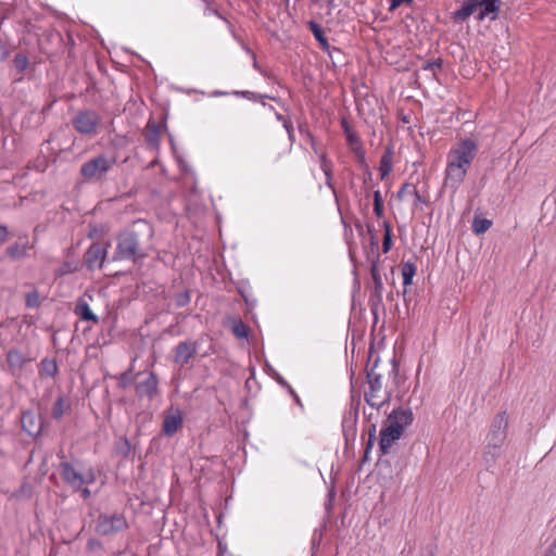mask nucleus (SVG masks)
<instances>
[{
	"mask_svg": "<svg viewBox=\"0 0 556 556\" xmlns=\"http://www.w3.org/2000/svg\"><path fill=\"white\" fill-rule=\"evenodd\" d=\"M153 236L154 229L151 224L143 219L134 222L129 228L118 235L114 260H128L136 263L148 256L153 249Z\"/></svg>",
	"mask_w": 556,
	"mask_h": 556,
	"instance_id": "obj_1",
	"label": "nucleus"
},
{
	"mask_svg": "<svg viewBox=\"0 0 556 556\" xmlns=\"http://www.w3.org/2000/svg\"><path fill=\"white\" fill-rule=\"evenodd\" d=\"M477 154L478 143L476 140L467 138L456 143L446 155L443 186L456 192L464 182Z\"/></svg>",
	"mask_w": 556,
	"mask_h": 556,
	"instance_id": "obj_2",
	"label": "nucleus"
},
{
	"mask_svg": "<svg viewBox=\"0 0 556 556\" xmlns=\"http://www.w3.org/2000/svg\"><path fill=\"white\" fill-rule=\"evenodd\" d=\"M508 429V415L505 410L497 413L490 426L489 432L485 438V447L483 452V459L489 467L493 466L500 455V450L503 446Z\"/></svg>",
	"mask_w": 556,
	"mask_h": 556,
	"instance_id": "obj_3",
	"label": "nucleus"
},
{
	"mask_svg": "<svg viewBox=\"0 0 556 556\" xmlns=\"http://www.w3.org/2000/svg\"><path fill=\"white\" fill-rule=\"evenodd\" d=\"M376 367L367 372L369 388L365 392V401L369 406L380 409L390 403L392 392L384 387L383 377L376 371Z\"/></svg>",
	"mask_w": 556,
	"mask_h": 556,
	"instance_id": "obj_4",
	"label": "nucleus"
},
{
	"mask_svg": "<svg viewBox=\"0 0 556 556\" xmlns=\"http://www.w3.org/2000/svg\"><path fill=\"white\" fill-rule=\"evenodd\" d=\"M114 164V157L109 159L104 154H100L81 165L80 175L88 181H100Z\"/></svg>",
	"mask_w": 556,
	"mask_h": 556,
	"instance_id": "obj_5",
	"label": "nucleus"
},
{
	"mask_svg": "<svg viewBox=\"0 0 556 556\" xmlns=\"http://www.w3.org/2000/svg\"><path fill=\"white\" fill-rule=\"evenodd\" d=\"M100 115L93 110L79 111L72 119L73 127L76 131L87 136L97 134L100 124Z\"/></svg>",
	"mask_w": 556,
	"mask_h": 556,
	"instance_id": "obj_6",
	"label": "nucleus"
},
{
	"mask_svg": "<svg viewBox=\"0 0 556 556\" xmlns=\"http://www.w3.org/2000/svg\"><path fill=\"white\" fill-rule=\"evenodd\" d=\"M368 262L370 263V275L374 282L372 294L370 295L369 303L372 313H376L377 307L382 304V290L383 282L380 274V255L369 256Z\"/></svg>",
	"mask_w": 556,
	"mask_h": 556,
	"instance_id": "obj_7",
	"label": "nucleus"
},
{
	"mask_svg": "<svg viewBox=\"0 0 556 556\" xmlns=\"http://www.w3.org/2000/svg\"><path fill=\"white\" fill-rule=\"evenodd\" d=\"M128 525L123 515H102L99 517L96 531L100 535H111L127 529Z\"/></svg>",
	"mask_w": 556,
	"mask_h": 556,
	"instance_id": "obj_8",
	"label": "nucleus"
},
{
	"mask_svg": "<svg viewBox=\"0 0 556 556\" xmlns=\"http://www.w3.org/2000/svg\"><path fill=\"white\" fill-rule=\"evenodd\" d=\"M413 420L414 414L410 408L399 407L391 412L383 424L403 433Z\"/></svg>",
	"mask_w": 556,
	"mask_h": 556,
	"instance_id": "obj_9",
	"label": "nucleus"
},
{
	"mask_svg": "<svg viewBox=\"0 0 556 556\" xmlns=\"http://www.w3.org/2000/svg\"><path fill=\"white\" fill-rule=\"evenodd\" d=\"M198 351V344L194 341H184L177 344L174 353V363L179 367L188 365Z\"/></svg>",
	"mask_w": 556,
	"mask_h": 556,
	"instance_id": "obj_10",
	"label": "nucleus"
},
{
	"mask_svg": "<svg viewBox=\"0 0 556 556\" xmlns=\"http://www.w3.org/2000/svg\"><path fill=\"white\" fill-rule=\"evenodd\" d=\"M106 256L103 243H92L85 254V264L89 269L101 268Z\"/></svg>",
	"mask_w": 556,
	"mask_h": 556,
	"instance_id": "obj_11",
	"label": "nucleus"
},
{
	"mask_svg": "<svg viewBox=\"0 0 556 556\" xmlns=\"http://www.w3.org/2000/svg\"><path fill=\"white\" fill-rule=\"evenodd\" d=\"M21 425L22 429L30 437H38L43 427L41 417L31 410L23 412Z\"/></svg>",
	"mask_w": 556,
	"mask_h": 556,
	"instance_id": "obj_12",
	"label": "nucleus"
},
{
	"mask_svg": "<svg viewBox=\"0 0 556 556\" xmlns=\"http://www.w3.org/2000/svg\"><path fill=\"white\" fill-rule=\"evenodd\" d=\"M59 472L62 479L75 490L80 489L86 483L85 478L68 462H62L59 465Z\"/></svg>",
	"mask_w": 556,
	"mask_h": 556,
	"instance_id": "obj_13",
	"label": "nucleus"
},
{
	"mask_svg": "<svg viewBox=\"0 0 556 556\" xmlns=\"http://www.w3.org/2000/svg\"><path fill=\"white\" fill-rule=\"evenodd\" d=\"M159 380L154 372H149L144 381L136 386V393L139 397L152 400L157 394Z\"/></svg>",
	"mask_w": 556,
	"mask_h": 556,
	"instance_id": "obj_14",
	"label": "nucleus"
},
{
	"mask_svg": "<svg viewBox=\"0 0 556 556\" xmlns=\"http://www.w3.org/2000/svg\"><path fill=\"white\" fill-rule=\"evenodd\" d=\"M402 432L395 430L393 428L388 427L387 425H382L380 430V440H379V448L383 455L388 454L391 446L395 441H397L402 437Z\"/></svg>",
	"mask_w": 556,
	"mask_h": 556,
	"instance_id": "obj_15",
	"label": "nucleus"
},
{
	"mask_svg": "<svg viewBox=\"0 0 556 556\" xmlns=\"http://www.w3.org/2000/svg\"><path fill=\"white\" fill-rule=\"evenodd\" d=\"M28 358L18 351V350H10L7 354V363L9 370L12 375L17 376L21 374L24 365L28 363Z\"/></svg>",
	"mask_w": 556,
	"mask_h": 556,
	"instance_id": "obj_16",
	"label": "nucleus"
},
{
	"mask_svg": "<svg viewBox=\"0 0 556 556\" xmlns=\"http://www.w3.org/2000/svg\"><path fill=\"white\" fill-rule=\"evenodd\" d=\"M501 0H481L479 1V7L481 8L480 13L478 15V20L482 21L485 17L490 16L491 21L497 18V14L501 8Z\"/></svg>",
	"mask_w": 556,
	"mask_h": 556,
	"instance_id": "obj_17",
	"label": "nucleus"
},
{
	"mask_svg": "<svg viewBox=\"0 0 556 556\" xmlns=\"http://www.w3.org/2000/svg\"><path fill=\"white\" fill-rule=\"evenodd\" d=\"M181 424H182V418H181L179 412H177L176 414H169L164 418L163 432L166 435H173L179 429Z\"/></svg>",
	"mask_w": 556,
	"mask_h": 556,
	"instance_id": "obj_18",
	"label": "nucleus"
},
{
	"mask_svg": "<svg viewBox=\"0 0 556 556\" xmlns=\"http://www.w3.org/2000/svg\"><path fill=\"white\" fill-rule=\"evenodd\" d=\"M479 7V0H467L464 5L454 13L455 21H466Z\"/></svg>",
	"mask_w": 556,
	"mask_h": 556,
	"instance_id": "obj_19",
	"label": "nucleus"
},
{
	"mask_svg": "<svg viewBox=\"0 0 556 556\" xmlns=\"http://www.w3.org/2000/svg\"><path fill=\"white\" fill-rule=\"evenodd\" d=\"M75 313L81 320L92 321L94 324L99 323V318L97 315L92 313L87 302L80 300L76 304Z\"/></svg>",
	"mask_w": 556,
	"mask_h": 556,
	"instance_id": "obj_20",
	"label": "nucleus"
},
{
	"mask_svg": "<svg viewBox=\"0 0 556 556\" xmlns=\"http://www.w3.org/2000/svg\"><path fill=\"white\" fill-rule=\"evenodd\" d=\"M161 137V127L154 123H149L144 130L146 141L152 146L156 147L159 144Z\"/></svg>",
	"mask_w": 556,
	"mask_h": 556,
	"instance_id": "obj_21",
	"label": "nucleus"
},
{
	"mask_svg": "<svg viewBox=\"0 0 556 556\" xmlns=\"http://www.w3.org/2000/svg\"><path fill=\"white\" fill-rule=\"evenodd\" d=\"M29 250L28 242H15L14 244L10 245L7 249V254L12 260H21L22 257L26 256L27 251Z\"/></svg>",
	"mask_w": 556,
	"mask_h": 556,
	"instance_id": "obj_22",
	"label": "nucleus"
},
{
	"mask_svg": "<svg viewBox=\"0 0 556 556\" xmlns=\"http://www.w3.org/2000/svg\"><path fill=\"white\" fill-rule=\"evenodd\" d=\"M58 364L53 358H43L40 362L39 374L42 377H54L58 374Z\"/></svg>",
	"mask_w": 556,
	"mask_h": 556,
	"instance_id": "obj_23",
	"label": "nucleus"
},
{
	"mask_svg": "<svg viewBox=\"0 0 556 556\" xmlns=\"http://www.w3.org/2000/svg\"><path fill=\"white\" fill-rule=\"evenodd\" d=\"M416 270H417V267L414 263L406 262L402 265L403 285L405 287L412 285L413 278L416 274Z\"/></svg>",
	"mask_w": 556,
	"mask_h": 556,
	"instance_id": "obj_24",
	"label": "nucleus"
},
{
	"mask_svg": "<svg viewBox=\"0 0 556 556\" xmlns=\"http://www.w3.org/2000/svg\"><path fill=\"white\" fill-rule=\"evenodd\" d=\"M346 140L355 155L359 159H364V150L358 136L355 132H349Z\"/></svg>",
	"mask_w": 556,
	"mask_h": 556,
	"instance_id": "obj_25",
	"label": "nucleus"
},
{
	"mask_svg": "<svg viewBox=\"0 0 556 556\" xmlns=\"http://www.w3.org/2000/svg\"><path fill=\"white\" fill-rule=\"evenodd\" d=\"M70 408V404L65 401L63 396L58 397L52 407V416L55 419H60L63 417L65 412Z\"/></svg>",
	"mask_w": 556,
	"mask_h": 556,
	"instance_id": "obj_26",
	"label": "nucleus"
},
{
	"mask_svg": "<svg viewBox=\"0 0 556 556\" xmlns=\"http://www.w3.org/2000/svg\"><path fill=\"white\" fill-rule=\"evenodd\" d=\"M492 226V222L486 218L475 217L472 222V230L477 235L484 233Z\"/></svg>",
	"mask_w": 556,
	"mask_h": 556,
	"instance_id": "obj_27",
	"label": "nucleus"
},
{
	"mask_svg": "<svg viewBox=\"0 0 556 556\" xmlns=\"http://www.w3.org/2000/svg\"><path fill=\"white\" fill-rule=\"evenodd\" d=\"M384 236L382 241V252L388 253L392 247V228L389 222L383 223Z\"/></svg>",
	"mask_w": 556,
	"mask_h": 556,
	"instance_id": "obj_28",
	"label": "nucleus"
},
{
	"mask_svg": "<svg viewBox=\"0 0 556 556\" xmlns=\"http://www.w3.org/2000/svg\"><path fill=\"white\" fill-rule=\"evenodd\" d=\"M29 64L28 58L24 53L15 54L13 59V65L18 71V73H23Z\"/></svg>",
	"mask_w": 556,
	"mask_h": 556,
	"instance_id": "obj_29",
	"label": "nucleus"
},
{
	"mask_svg": "<svg viewBox=\"0 0 556 556\" xmlns=\"http://www.w3.org/2000/svg\"><path fill=\"white\" fill-rule=\"evenodd\" d=\"M231 330L232 333L239 339L247 338L249 334V327L242 320L236 321L232 325Z\"/></svg>",
	"mask_w": 556,
	"mask_h": 556,
	"instance_id": "obj_30",
	"label": "nucleus"
},
{
	"mask_svg": "<svg viewBox=\"0 0 556 556\" xmlns=\"http://www.w3.org/2000/svg\"><path fill=\"white\" fill-rule=\"evenodd\" d=\"M320 166H321L323 172L326 175V184H327V186L330 187V188H333L332 185H331V170H332L331 169V164L329 163V161L327 160L325 154L320 155Z\"/></svg>",
	"mask_w": 556,
	"mask_h": 556,
	"instance_id": "obj_31",
	"label": "nucleus"
},
{
	"mask_svg": "<svg viewBox=\"0 0 556 556\" xmlns=\"http://www.w3.org/2000/svg\"><path fill=\"white\" fill-rule=\"evenodd\" d=\"M392 169V163H391V156L390 151L382 155L380 161V172L382 178L388 176Z\"/></svg>",
	"mask_w": 556,
	"mask_h": 556,
	"instance_id": "obj_32",
	"label": "nucleus"
},
{
	"mask_svg": "<svg viewBox=\"0 0 556 556\" xmlns=\"http://www.w3.org/2000/svg\"><path fill=\"white\" fill-rule=\"evenodd\" d=\"M26 305L28 307H38L40 305L39 294L36 290L26 294Z\"/></svg>",
	"mask_w": 556,
	"mask_h": 556,
	"instance_id": "obj_33",
	"label": "nucleus"
},
{
	"mask_svg": "<svg viewBox=\"0 0 556 556\" xmlns=\"http://www.w3.org/2000/svg\"><path fill=\"white\" fill-rule=\"evenodd\" d=\"M175 304L177 307H184L190 302L189 291H184L175 295Z\"/></svg>",
	"mask_w": 556,
	"mask_h": 556,
	"instance_id": "obj_34",
	"label": "nucleus"
},
{
	"mask_svg": "<svg viewBox=\"0 0 556 556\" xmlns=\"http://www.w3.org/2000/svg\"><path fill=\"white\" fill-rule=\"evenodd\" d=\"M311 29L315 36V38L323 45V46H326L327 45V40L326 38L324 37V31L323 29L319 27V25L315 24V23H311Z\"/></svg>",
	"mask_w": 556,
	"mask_h": 556,
	"instance_id": "obj_35",
	"label": "nucleus"
},
{
	"mask_svg": "<svg viewBox=\"0 0 556 556\" xmlns=\"http://www.w3.org/2000/svg\"><path fill=\"white\" fill-rule=\"evenodd\" d=\"M132 383H134V377L131 376L130 372L126 371V372L121 375L118 386L122 389H126L129 386H131Z\"/></svg>",
	"mask_w": 556,
	"mask_h": 556,
	"instance_id": "obj_36",
	"label": "nucleus"
},
{
	"mask_svg": "<svg viewBox=\"0 0 556 556\" xmlns=\"http://www.w3.org/2000/svg\"><path fill=\"white\" fill-rule=\"evenodd\" d=\"M412 192H415V186L412 184H404L397 192V198L403 200L406 194H412Z\"/></svg>",
	"mask_w": 556,
	"mask_h": 556,
	"instance_id": "obj_37",
	"label": "nucleus"
},
{
	"mask_svg": "<svg viewBox=\"0 0 556 556\" xmlns=\"http://www.w3.org/2000/svg\"><path fill=\"white\" fill-rule=\"evenodd\" d=\"M442 66V61L439 59L437 61H432V62H426L424 65H422V70L425 71H430L432 73H435L437 70H440Z\"/></svg>",
	"mask_w": 556,
	"mask_h": 556,
	"instance_id": "obj_38",
	"label": "nucleus"
},
{
	"mask_svg": "<svg viewBox=\"0 0 556 556\" xmlns=\"http://www.w3.org/2000/svg\"><path fill=\"white\" fill-rule=\"evenodd\" d=\"M277 116H278V119L283 121V125H285V128H286V129H287V131H288L289 138H290V140H291V141H293V140H294V137H293V128H292V125H291L287 119H283V117H282L280 114H278Z\"/></svg>",
	"mask_w": 556,
	"mask_h": 556,
	"instance_id": "obj_39",
	"label": "nucleus"
},
{
	"mask_svg": "<svg viewBox=\"0 0 556 556\" xmlns=\"http://www.w3.org/2000/svg\"><path fill=\"white\" fill-rule=\"evenodd\" d=\"M8 56H9L8 47L5 46V43L2 40H0V62L7 60Z\"/></svg>",
	"mask_w": 556,
	"mask_h": 556,
	"instance_id": "obj_40",
	"label": "nucleus"
},
{
	"mask_svg": "<svg viewBox=\"0 0 556 556\" xmlns=\"http://www.w3.org/2000/svg\"><path fill=\"white\" fill-rule=\"evenodd\" d=\"M412 2V0H391V5H390V11H394L395 9H397L400 5H402L403 3H409Z\"/></svg>",
	"mask_w": 556,
	"mask_h": 556,
	"instance_id": "obj_41",
	"label": "nucleus"
},
{
	"mask_svg": "<svg viewBox=\"0 0 556 556\" xmlns=\"http://www.w3.org/2000/svg\"><path fill=\"white\" fill-rule=\"evenodd\" d=\"M8 228L3 225H0V243H3L8 240Z\"/></svg>",
	"mask_w": 556,
	"mask_h": 556,
	"instance_id": "obj_42",
	"label": "nucleus"
},
{
	"mask_svg": "<svg viewBox=\"0 0 556 556\" xmlns=\"http://www.w3.org/2000/svg\"><path fill=\"white\" fill-rule=\"evenodd\" d=\"M543 556H556V539L552 542Z\"/></svg>",
	"mask_w": 556,
	"mask_h": 556,
	"instance_id": "obj_43",
	"label": "nucleus"
},
{
	"mask_svg": "<svg viewBox=\"0 0 556 556\" xmlns=\"http://www.w3.org/2000/svg\"><path fill=\"white\" fill-rule=\"evenodd\" d=\"M374 212L378 217L383 216V203H374Z\"/></svg>",
	"mask_w": 556,
	"mask_h": 556,
	"instance_id": "obj_44",
	"label": "nucleus"
},
{
	"mask_svg": "<svg viewBox=\"0 0 556 556\" xmlns=\"http://www.w3.org/2000/svg\"><path fill=\"white\" fill-rule=\"evenodd\" d=\"M412 195L415 198L414 205H417V203L425 202L424 198L419 194L416 187H415V192H412Z\"/></svg>",
	"mask_w": 556,
	"mask_h": 556,
	"instance_id": "obj_45",
	"label": "nucleus"
},
{
	"mask_svg": "<svg viewBox=\"0 0 556 556\" xmlns=\"http://www.w3.org/2000/svg\"><path fill=\"white\" fill-rule=\"evenodd\" d=\"M374 203H383L382 202V198H381V193H380L379 190L374 192Z\"/></svg>",
	"mask_w": 556,
	"mask_h": 556,
	"instance_id": "obj_46",
	"label": "nucleus"
},
{
	"mask_svg": "<svg viewBox=\"0 0 556 556\" xmlns=\"http://www.w3.org/2000/svg\"><path fill=\"white\" fill-rule=\"evenodd\" d=\"M342 126L346 137H349V132H354L345 121L342 122Z\"/></svg>",
	"mask_w": 556,
	"mask_h": 556,
	"instance_id": "obj_47",
	"label": "nucleus"
},
{
	"mask_svg": "<svg viewBox=\"0 0 556 556\" xmlns=\"http://www.w3.org/2000/svg\"><path fill=\"white\" fill-rule=\"evenodd\" d=\"M81 496H83L84 498H88V497L90 496V490H89V489H87V488L83 489V490H81Z\"/></svg>",
	"mask_w": 556,
	"mask_h": 556,
	"instance_id": "obj_48",
	"label": "nucleus"
},
{
	"mask_svg": "<svg viewBox=\"0 0 556 556\" xmlns=\"http://www.w3.org/2000/svg\"><path fill=\"white\" fill-rule=\"evenodd\" d=\"M278 381L280 384L287 387L291 393H293V390L291 389V387L282 378H279Z\"/></svg>",
	"mask_w": 556,
	"mask_h": 556,
	"instance_id": "obj_49",
	"label": "nucleus"
},
{
	"mask_svg": "<svg viewBox=\"0 0 556 556\" xmlns=\"http://www.w3.org/2000/svg\"><path fill=\"white\" fill-rule=\"evenodd\" d=\"M375 433H376V425H371L370 429H369V437L375 438Z\"/></svg>",
	"mask_w": 556,
	"mask_h": 556,
	"instance_id": "obj_50",
	"label": "nucleus"
},
{
	"mask_svg": "<svg viewBox=\"0 0 556 556\" xmlns=\"http://www.w3.org/2000/svg\"><path fill=\"white\" fill-rule=\"evenodd\" d=\"M370 243H371V245H372L374 248H377V247H378V240H377V238H376L375 236H371V242H370Z\"/></svg>",
	"mask_w": 556,
	"mask_h": 556,
	"instance_id": "obj_51",
	"label": "nucleus"
},
{
	"mask_svg": "<svg viewBox=\"0 0 556 556\" xmlns=\"http://www.w3.org/2000/svg\"><path fill=\"white\" fill-rule=\"evenodd\" d=\"M222 552V556H224L225 548L222 546V543L218 544V553Z\"/></svg>",
	"mask_w": 556,
	"mask_h": 556,
	"instance_id": "obj_52",
	"label": "nucleus"
},
{
	"mask_svg": "<svg viewBox=\"0 0 556 556\" xmlns=\"http://www.w3.org/2000/svg\"><path fill=\"white\" fill-rule=\"evenodd\" d=\"M374 440H375V438L369 437L367 448L371 447Z\"/></svg>",
	"mask_w": 556,
	"mask_h": 556,
	"instance_id": "obj_53",
	"label": "nucleus"
},
{
	"mask_svg": "<svg viewBox=\"0 0 556 556\" xmlns=\"http://www.w3.org/2000/svg\"><path fill=\"white\" fill-rule=\"evenodd\" d=\"M374 440H375V438L369 437L367 448L371 447Z\"/></svg>",
	"mask_w": 556,
	"mask_h": 556,
	"instance_id": "obj_54",
	"label": "nucleus"
},
{
	"mask_svg": "<svg viewBox=\"0 0 556 556\" xmlns=\"http://www.w3.org/2000/svg\"><path fill=\"white\" fill-rule=\"evenodd\" d=\"M292 394H293V396H294V399H295L296 403H298V404H301L299 396H298L294 392H293Z\"/></svg>",
	"mask_w": 556,
	"mask_h": 556,
	"instance_id": "obj_55",
	"label": "nucleus"
},
{
	"mask_svg": "<svg viewBox=\"0 0 556 556\" xmlns=\"http://www.w3.org/2000/svg\"><path fill=\"white\" fill-rule=\"evenodd\" d=\"M250 93H251V92H249V91H244V92H236V94H243V96H248V94H250Z\"/></svg>",
	"mask_w": 556,
	"mask_h": 556,
	"instance_id": "obj_56",
	"label": "nucleus"
},
{
	"mask_svg": "<svg viewBox=\"0 0 556 556\" xmlns=\"http://www.w3.org/2000/svg\"><path fill=\"white\" fill-rule=\"evenodd\" d=\"M67 273V267H64V269H62L61 274H66Z\"/></svg>",
	"mask_w": 556,
	"mask_h": 556,
	"instance_id": "obj_57",
	"label": "nucleus"
},
{
	"mask_svg": "<svg viewBox=\"0 0 556 556\" xmlns=\"http://www.w3.org/2000/svg\"><path fill=\"white\" fill-rule=\"evenodd\" d=\"M67 273V267H64V269H62L61 274H66Z\"/></svg>",
	"mask_w": 556,
	"mask_h": 556,
	"instance_id": "obj_58",
	"label": "nucleus"
},
{
	"mask_svg": "<svg viewBox=\"0 0 556 556\" xmlns=\"http://www.w3.org/2000/svg\"><path fill=\"white\" fill-rule=\"evenodd\" d=\"M329 4H331L333 2V0H326Z\"/></svg>",
	"mask_w": 556,
	"mask_h": 556,
	"instance_id": "obj_59",
	"label": "nucleus"
},
{
	"mask_svg": "<svg viewBox=\"0 0 556 556\" xmlns=\"http://www.w3.org/2000/svg\"><path fill=\"white\" fill-rule=\"evenodd\" d=\"M217 556H222V552H219V553L217 554Z\"/></svg>",
	"mask_w": 556,
	"mask_h": 556,
	"instance_id": "obj_60",
	"label": "nucleus"
}]
</instances>
